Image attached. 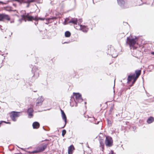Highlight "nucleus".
Returning a JSON list of instances; mask_svg holds the SVG:
<instances>
[{"mask_svg": "<svg viewBox=\"0 0 154 154\" xmlns=\"http://www.w3.org/2000/svg\"><path fill=\"white\" fill-rule=\"evenodd\" d=\"M73 97L72 98L74 100V103H81L83 101V99L82 98L81 95L79 93H73Z\"/></svg>", "mask_w": 154, "mask_h": 154, "instance_id": "423d86ee", "label": "nucleus"}, {"mask_svg": "<svg viewBox=\"0 0 154 154\" xmlns=\"http://www.w3.org/2000/svg\"><path fill=\"white\" fill-rule=\"evenodd\" d=\"M108 54L111 55L112 57L115 58L117 56V54L114 48L113 47H111L109 48L107 51Z\"/></svg>", "mask_w": 154, "mask_h": 154, "instance_id": "0eeeda50", "label": "nucleus"}, {"mask_svg": "<svg viewBox=\"0 0 154 154\" xmlns=\"http://www.w3.org/2000/svg\"><path fill=\"white\" fill-rule=\"evenodd\" d=\"M135 77V74H134L132 75H128V78L127 83H129V82L131 81L132 79H133Z\"/></svg>", "mask_w": 154, "mask_h": 154, "instance_id": "dca6fc26", "label": "nucleus"}, {"mask_svg": "<svg viewBox=\"0 0 154 154\" xmlns=\"http://www.w3.org/2000/svg\"><path fill=\"white\" fill-rule=\"evenodd\" d=\"M22 17L23 19L25 20V21H26V20L28 21H31L32 20H34L36 21H37L38 20H44L45 18H38L37 17H34L33 16H29V14H25L21 16Z\"/></svg>", "mask_w": 154, "mask_h": 154, "instance_id": "20e7f679", "label": "nucleus"}, {"mask_svg": "<svg viewBox=\"0 0 154 154\" xmlns=\"http://www.w3.org/2000/svg\"><path fill=\"white\" fill-rule=\"evenodd\" d=\"M67 43H68L67 42H64L63 43V44Z\"/></svg>", "mask_w": 154, "mask_h": 154, "instance_id": "4c0bfd02", "label": "nucleus"}, {"mask_svg": "<svg viewBox=\"0 0 154 154\" xmlns=\"http://www.w3.org/2000/svg\"><path fill=\"white\" fill-rule=\"evenodd\" d=\"M106 120H107V123H108V124L109 126L111 125V124H112L111 123V121L110 120H109V119H107Z\"/></svg>", "mask_w": 154, "mask_h": 154, "instance_id": "c756f323", "label": "nucleus"}, {"mask_svg": "<svg viewBox=\"0 0 154 154\" xmlns=\"http://www.w3.org/2000/svg\"><path fill=\"white\" fill-rule=\"evenodd\" d=\"M35 23V25H36V23Z\"/></svg>", "mask_w": 154, "mask_h": 154, "instance_id": "49530a36", "label": "nucleus"}, {"mask_svg": "<svg viewBox=\"0 0 154 154\" xmlns=\"http://www.w3.org/2000/svg\"><path fill=\"white\" fill-rule=\"evenodd\" d=\"M80 29L81 30L85 33L87 32L88 30V28L85 25H81L80 26Z\"/></svg>", "mask_w": 154, "mask_h": 154, "instance_id": "4468645a", "label": "nucleus"}, {"mask_svg": "<svg viewBox=\"0 0 154 154\" xmlns=\"http://www.w3.org/2000/svg\"><path fill=\"white\" fill-rule=\"evenodd\" d=\"M114 85H115V81H114Z\"/></svg>", "mask_w": 154, "mask_h": 154, "instance_id": "79ce46f5", "label": "nucleus"}, {"mask_svg": "<svg viewBox=\"0 0 154 154\" xmlns=\"http://www.w3.org/2000/svg\"><path fill=\"white\" fill-rule=\"evenodd\" d=\"M29 85H30V83H29Z\"/></svg>", "mask_w": 154, "mask_h": 154, "instance_id": "37998d69", "label": "nucleus"}, {"mask_svg": "<svg viewBox=\"0 0 154 154\" xmlns=\"http://www.w3.org/2000/svg\"><path fill=\"white\" fill-rule=\"evenodd\" d=\"M44 101V99L42 96L40 97L37 98L35 101V106L36 108L39 106H41Z\"/></svg>", "mask_w": 154, "mask_h": 154, "instance_id": "9d476101", "label": "nucleus"}, {"mask_svg": "<svg viewBox=\"0 0 154 154\" xmlns=\"http://www.w3.org/2000/svg\"><path fill=\"white\" fill-rule=\"evenodd\" d=\"M20 112L12 111L10 115L11 119L14 122L16 121H17L16 118H17L20 116Z\"/></svg>", "mask_w": 154, "mask_h": 154, "instance_id": "6e6552de", "label": "nucleus"}, {"mask_svg": "<svg viewBox=\"0 0 154 154\" xmlns=\"http://www.w3.org/2000/svg\"><path fill=\"white\" fill-rule=\"evenodd\" d=\"M109 154H115V153L113 151L111 150L110 152L109 153Z\"/></svg>", "mask_w": 154, "mask_h": 154, "instance_id": "2f4dec72", "label": "nucleus"}, {"mask_svg": "<svg viewBox=\"0 0 154 154\" xmlns=\"http://www.w3.org/2000/svg\"><path fill=\"white\" fill-rule=\"evenodd\" d=\"M117 3L121 9H125L131 6L128 0H117Z\"/></svg>", "mask_w": 154, "mask_h": 154, "instance_id": "f257e3e1", "label": "nucleus"}, {"mask_svg": "<svg viewBox=\"0 0 154 154\" xmlns=\"http://www.w3.org/2000/svg\"><path fill=\"white\" fill-rule=\"evenodd\" d=\"M13 1H17L19 2L20 4H21L23 2V0H12Z\"/></svg>", "mask_w": 154, "mask_h": 154, "instance_id": "cd10ccee", "label": "nucleus"}, {"mask_svg": "<svg viewBox=\"0 0 154 154\" xmlns=\"http://www.w3.org/2000/svg\"><path fill=\"white\" fill-rule=\"evenodd\" d=\"M138 78H137L136 77H135L133 79L134 80L132 82V84H134L135 82H136V80H137V79Z\"/></svg>", "mask_w": 154, "mask_h": 154, "instance_id": "7c9ffc66", "label": "nucleus"}, {"mask_svg": "<svg viewBox=\"0 0 154 154\" xmlns=\"http://www.w3.org/2000/svg\"><path fill=\"white\" fill-rule=\"evenodd\" d=\"M10 22H11V23H14V21H11Z\"/></svg>", "mask_w": 154, "mask_h": 154, "instance_id": "e433bc0d", "label": "nucleus"}, {"mask_svg": "<svg viewBox=\"0 0 154 154\" xmlns=\"http://www.w3.org/2000/svg\"><path fill=\"white\" fill-rule=\"evenodd\" d=\"M151 54L153 55H154V52H152L151 53Z\"/></svg>", "mask_w": 154, "mask_h": 154, "instance_id": "f704fd0d", "label": "nucleus"}, {"mask_svg": "<svg viewBox=\"0 0 154 154\" xmlns=\"http://www.w3.org/2000/svg\"><path fill=\"white\" fill-rule=\"evenodd\" d=\"M2 122H6L4 121H0V127L1 126V125L2 124Z\"/></svg>", "mask_w": 154, "mask_h": 154, "instance_id": "473e14b6", "label": "nucleus"}, {"mask_svg": "<svg viewBox=\"0 0 154 154\" xmlns=\"http://www.w3.org/2000/svg\"><path fill=\"white\" fill-rule=\"evenodd\" d=\"M36 0H27L26 1L24 2L23 3H28L29 4L30 3L35 2Z\"/></svg>", "mask_w": 154, "mask_h": 154, "instance_id": "393cba45", "label": "nucleus"}, {"mask_svg": "<svg viewBox=\"0 0 154 154\" xmlns=\"http://www.w3.org/2000/svg\"><path fill=\"white\" fill-rule=\"evenodd\" d=\"M126 40V43L129 45L131 49L133 48L134 49L136 48L134 47V45L138 40L136 36L135 38H131L129 37H128Z\"/></svg>", "mask_w": 154, "mask_h": 154, "instance_id": "f03ea898", "label": "nucleus"}, {"mask_svg": "<svg viewBox=\"0 0 154 154\" xmlns=\"http://www.w3.org/2000/svg\"><path fill=\"white\" fill-rule=\"evenodd\" d=\"M43 128L45 130V131H48L47 130H45V129L44 128V127H43Z\"/></svg>", "mask_w": 154, "mask_h": 154, "instance_id": "a19ab883", "label": "nucleus"}, {"mask_svg": "<svg viewBox=\"0 0 154 154\" xmlns=\"http://www.w3.org/2000/svg\"><path fill=\"white\" fill-rule=\"evenodd\" d=\"M69 19L68 18H66L64 21V23H65V24H66L68 23H69L68 22L69 21Z\"/></svg>", "mask_w": 154, "mask_h": 154, "instance_id": "c85d7f7f", "label": "nucleus"}, {"mask_svg": "<svg viewBox=\"0 0 154 154\" xmlns=\"http://www.w3.org/2000/svg\"><path fill=\"white\" fill-rule=\"evenodd\" d=\"M154 121V118L152 117H150L146 121L148 124H150Z\"/></svg>", "mask_w": 154, "mask_h": 154, "instance_id": "aec40b11", "label": "nucleus"}, {"mask_svg": "<svg viewBox=\"0 0 154 154\" xmlns=\"http://www.w3.org/2000/svg\"><path fill=\"white\" fill-rule=\"evenodd\" d=\"M86 102H85V104H86Z\"/></svg>", "mask_w": 154, "mask_h": 154, "instance_id": "c03bdc74", "label": "nucleus"}, {"mask_svg": "<svg viewBox=\"0 0 154 154\" xmlns=\"http://www.w3.org/2000/svg\"><path fill=\"white\" fill-rule=\"evenodd\" d=\"M21 149L22 150H23V151H26V152H28V151H26L25 150V149H24V148H21Z\"/></svg>", "mask_w": 154, "mask_h": 154, "instance_id": "72a5a7b5", "label": "nucleus"}, {"mask_svg": "<svg viewBox=\"0 0 154 154\" xmlns=\"http://www.w3.org/2000/svg\"><path fill=\"white\" fill-rule=\"evenodd\" d=\"M60 110H61V114H62V118L64 120L65 122L64 125V126L63 127H62V128H63L66 125V122H67V121H66L67 119H66V115L64 112L61 109Z\"/></svg>", "mask_w": 154, "mask_h": 154, "instance_id": "ddd939ff", "label": "nucleus"}, {"mask_svg": "<svg viewBox=\"0 0 154 154\" xmlns=\"http://www.w3.org/2000/svg\"><path fill=\"white\" fill-rule=\"evenodd\" d=\"M91 118V120H90V121H91V122H92L93 123L96 124H99V121L97 122V123H96L95 121L94 120H95L94 118V117H93L92 118Z\"/></svg>", "mask_w": 154, "mask_h": 154, "instance_id": "b1692460", "label": "nucleus"}, {"mask_svg": "<svg viewBox=\"0 0 154 154\" xmlns=\"http://www.w3.org/2000/svg\"><path fill=\"white\" fill-rule=\"evenodd\" d=\"M32 125L34 129H38L40 126V124L38 122H35L33 123Z\"/></svg>", "mask_w": 154, "mask_h": 154, "instance_id": "2eb2a0df", "label": "nucleus"}, {"mask_svg": "<svg viewBox=\"0 0 154 154\" xmlns=\"http://www.w3.org/2000/svg\"><path fill=\"white\" fill-rule=\"evenodd\" d=\"M27 113L28 114V118H31L33 116V109L32 108H29L27 111Z\"/></svg>", "mask_w": 154, "mask_h": 154, "instance_id": "f8f14e48", "label": "nucleus"}, {"mask_svg": "<svg viewBox=\"0 0 154 154\" xmlns=\"http://www.w3.org/2000/svg\"><path fill=\"white\" fill-rule=\"evenodd\" d=\"M40 72V70L36 66H35L33 67L32 69V72L33 74V75L30 80V82H32L39 77Z\"/></svg>", "mask_w": 154, "mask_h": 154, "instance_id": "7ed1b4c3", "label": "nucleus"}, {"mask_svg": "<svg viewBox=\"0 0 154 154\" xmlns=\"http://www.w3.org/2000/svg\"><path fill=\"white\" fill-rule=\"evenodd\" d=\"M48 144L43 143L42 146L38 147L35 150L32 152H28L29 153H36L43 151L45 149L47 146Z\"/></svg>", "mask_w": 154, "mask_h": 154, "instance_id": "39448f33", "label": "nucleus"}, {"mask_svg": "<svg viewBox=\"0 0 154 154\" xmlns=\"http://www.w3.org/2000/svg\"><path fill=\"white\" fill-rule=\"evenodd\" d=\"M78 20L76 18H72L71 20H69V23H72L74 24H77Z\"/></svg>", "mask_w": 154, "mask_h": 154, "instance_id": "a211bd4d", "label": "nucleus"}, {"mask_svg": "<svg viewBox=\"0 0 154 154\" xmlns=\"http://www.w3.org/2000/svg\"><path fill=\"white\" fill-rule=\"evenodd\" d=\"M29 4H28V5H27V6H26V7H27V8H28V7H29Z\"/></svg>", "mask_w": 154, "mask_h": 154, "instance_id": "c9c22d12", "label": "nucleus"}, {"mask_svg": "<svg viewBox=\"0 0 154 154\" xmlns=\"http://www.w3.org/2000/svg\"><path fill=\"white\" fill-rule=\"evenodd\" d=\"M141 71L140 70H136L135 71V73L136 74L135 75V77L137 78H138L141 74Z\"/></svg>", "mask_w": 154, "mask_h": 154, "instance_id": "412c9836", "label": "nucleus"}, {"mask_svg": "<svg viewBox=\"0 0 154 154\" xmlns=\"http://www.w3.org/2000/svg\"><path fill=\"white\" fill-rule=\"evenodd\" d=\"M29 149V148H27V149Z\"/></svg>", "mask_w": 154, "mask_h": 154, "instance_id": "a18cd8bd", "label": "nucleus"}, {"mask_svg": "<svg viewBox=\"0 0 154 154\" xmlns=\"http://www.w3.org/2000/svg\"><path fill=\"white\" fill-rule=\"evenodd\" d=\"M10 19L8 15L4 14H0V21H3L5 20H9Z\"/></svg>", "mask_w": 154, "mask_h": 154, "instance_id": "9b49d317", "label": "nucleus"}, {"mask_svg": "<svg viewBox=\"0 0 154 154\" xmlns=\"http://www.w3.org/2000/svg\"><path fill=\"white\" fill-rule=\"evenodd\" d=\"M105 143L107 147H110L112 146L113 145V140L112 138L109 136H106Z\"/></svg>", "mask_w": 154, "mask_h": 154, "instance_id": "1a4fd4ad", "label": "nucleus"}, {"mask_svg": "<svg viewBox=\"0 0 154 154\" xmlns=\"http://www.w3.org/2000/svg\"><path fill=\"white\" fill-rule=\"evenodd\" d=\"M5 123H7V124H10V122H7H7H5Z\"/></svg>", "mask_w": 154, "mask_h": 154, "instance_id": "58836bf2", "label": "nucleus"}, {"mask_svg": "<svg viewBox=\"0 0 154 154\" xmlns=\"http://www.w3.org/2000/svg\"><path fill=\"white\" fill-rule=\"evenodd\" d=\"M74 149V146L72 145L70 146L68 148V154H72V151Z\"/></svg>", "mask_w": 154, "mask_h": 154, "instance_id": "f3484780", "label": "nucleus"}, {"mask_svg": "<svg viewBox=\"0 0 154 154\" xmlns=\"http://www.w3.org/2000/svg\"><path fill=\"white\" fill-rule=\"evenodd\" d=\"M65 35L66 37H69L71 35L70 32L69 31H66L65 33Z\"/></svg>", "mask_w": 154, "mask_h": 154, "instance_id": "5701e85b", "label": "nucleus"}, {"mask_svg": "<svg viewBox=\"0 0 154 154\" xmlns=\"http://www.w3.org/2000/svg\"><path fill=\"white\" fill-rule=\"evenodd\" d=\"M113 109H114V106H112L110 107V109L109 110V114H111V112L113 110Z\"/></svg>", "mask_w": 154, "mask_h": 154, "instance_id": "bb28decb", "label": "nucleus"}, {"mask_svg": "<svg viewBox=\"0 0 154 154\" xmlns=\"http://www.w3.org/2000/svg\"><path fill=\"white\" fill-rule=\"evenodd\" d=\"M0 3L2 4L3 3V2H2L0 1Z\"/></svg>", "mask_w": 154, "mask_h": 154, "instance_id": "ea45409f", "label": "nucleus"}, {"mask_svg": "<svg viewBox=\"0 0 154 154\" xmlns=\"http://www.w3.org/2000/svg\"><path fill=\"white\" fill-rule=\"evenodd\" d=\"M100 144V146L101 147L103 150L104 149V144L103 140H100L99 141Z\"/></svg>", "mask_w": 154, "mask_h": 154, "instance_id": "4be33fe9", "label": "nucleus"}, {"mask_svg": "<svg viewBox=\"0 0 154 154\" xmlns=\"http://www.w3.org/2000/svg\"><path fill=\"white\" fill-rule=\"evenodd\" d=\"M66 131L65 130V129H63V130L62 131V136L63 137H64V135H65V134H66Z\"/></svg>", "mask_w": 154, "mask_h": 154, "instance_id": "a878e982", "label": "nucleus"}, {"mask_svg": "<svg viewBox=\"0 0 154 154\" xmlns=\"http://www.w3.org/2000/svg\"><path fill=\"white\" fill-rule=\"evenodd\" d=\"M74 100H73V99L72 97H71L70 101V106L71 107L73 106H77V102H76L75 103H74Z\"/></svg>", "mask_w": 154, "mask_h": 154, "instance_id": "6ab92c4d", "label": "nucleus"}]
</instances>
